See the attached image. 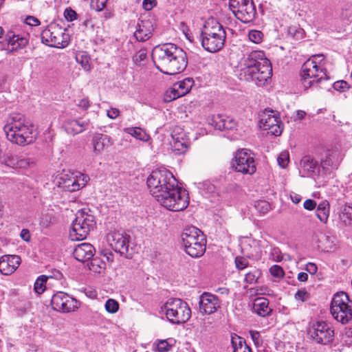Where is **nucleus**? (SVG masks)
Listing matches in <instances>:
<instances>
[{"label": "nucleus", "instance_id": "1", "mask_svg": "<svg viewBox=\"0 0 352 352\" xmlns=\"http://www.w3.org/2000/svg\"><path fill=\"white\" fill-rule=\"evenodd\" d=\"M152 55L157 69L166 75L182 72L188 64L186 52L173 43L155 47Z\"/></svg>", "mask_w": 352, "mask_h": 352}, {"label": "nucleus", "instance_id": "2", "mask_svg": "<svg viewBox=\"0 0 352 352\" xmlns=\"http://www.w3.org/2000/svg\"><path fill=\"white\" fill-rule=\"evenodd\" d=\"M3 130L8 140L21 146L34 142L38 135L34 126L20 113L11 115Z\"/></svg>", "mask_w": 352, "mask_h": 352}, {"label": "nucleus", "instance_id": "3", "mask_svg": "<svg viewBox=\"0 0 352 352\" xmlns=\"http://www.w3.org/2000/svg\"><path fill=\"white\" fill-rule=\"evenodd\" d=\"M226 38L222 25L216 19L211 18L205 22L200 36L205 50L211 53L219 52L224 46Z\"/></svg>", "mask_w": 352, "mask_h": 352}, {"label": "nucleus", "instance_id": "4", "mask_svg": "<svg viewBox=\"0 0 352 352\" xmlns=\"http://www.w3.org/2000/svg\"><path fill=\"white\" fill-rule=\"evenodd\" d=\"M174 186L168 187L154 197L162 206L169 210L174 212L184 210L189 204L188 193L178 186L177 181Z\"/></svg>", "mask_w": 352, "mask_h": 352}, {"label": "nucleus", "instance_id": "5", "mask_svg": "<svg viewBox=\"0 0 352 352\" xmlns=\"http://www.w3.org/2000/svg\"><path fill=\"white\" fill-rule=\"evenodd\" d=\"M324 58L322 54H315L302 65L300 76L302 85L305 90L314 84L320 83L322 80L329 78L326 69L320 66Z\"/></svg>", "mask_w": 352, "mask_h": 352}, {"label": "nucleus", "instance_id": "6", "mask_svg": "<svg viewBox=\"0 0 352 352\" xmlns=\"http://www.w3.org/2000/svg\"><path fill=\"white\" fill-rule=\"evenodd\" d=\"M184 251L193 258L201 256L206 248V239L204 234L196 227L184 229L181 234Z\"/></svg>", "mask_w": 352, "mask_h": 352}, {"label": "nucleus", "instance_id": "7", "mask_svg": "<svg viewBox=\"0 0 352 352\" xmlns=\"http://www.w3.org/2000/svg\"><path fill=\"white\" fill-rule=\"evenodd\" d=\"M96 224L95 217L89 212L81 210L77 212L69 230V237L72 241L85 239L94 230Z\"/></svg>", "mask_w": 352, "mask_h": 352}, {"label": "nucleus", "instance_id": "8", "mask_svg": "<svg viewBox=\"0 0 352 352\" xmlns=\"http://www.w3.org/2000/svg\"><path fill=\"white\" fill-rule=\"evenodd\" d=\"M177 179L173 173L166 168H160L151 172L146 180L151 194L154 197L162 193L168 187H173Z\"/></svg>", "mask_w": 352, "mask_h": 352}, {"label": "nucleus", "instance_id": "9", "mask_svg": "<svg viewBox=\"0 0 352 352\" xmlns=\"http://www.w3.org/2000/svg\"><path fill=\"white\" fill-rule=\"evenodd\" d=\"M330 311L338 322L346 324L352 320V301L346 293L338 292L332 299Z\"/></svg>", "mask_w": 352, "mask_h": 352}, {"label": "nucleus", "instance_id": "10", "mask_svg": "<svg viewBox=\"0 0 352 352\" xmlns=\"http://www.w3.org/2000/svg\"><path fill=\"white\" fill-rule=\"evenodd\" d=\"M167 319L173 324L186 322L191 316L188 304L180 298L169 299L162 307Z\"/></svg>", "mask_w": 352, "mask_h": 352}, {"label": "nucleus", "instance_id": "11", "mask_svg": "<svg viewBox=\"0 0 352 352\" xmlns=\"http://www.w3.org/2000/svg\"><path fill=\"white\" fill-rule=\"evenodd\" d=\"M41 37L43 43L52 47L63 48L69 44V34L56 23L49 24L42 31Z\"/></svg>", "mask_w": 352, "mask_h": 352}, {"label": "nucleus", "instance_id": "12", "mask_svg": "<svg viewBox=\"0 0 352 352\" xmlns=\"http://www.w3.org/2000/svg\"><path fill=\"white\" fill-rule=\"evenodd\" d=\"M262 60H265V53L263 51H253L250 52L241 63V68L237 74L239 78L241 80L252 82L257 68V65Z\"/></svg>", "mask_w": 352, "mask_h": 352}, {"label": "nucleus", "instance_id": "13", "mask_svg": "<svg viewBox=\"0 0 352 352\" xmlns=\"http://www.w3.org/2000/svg\"><path fill=\"white\" fill-rule=\"evenodd\" d=\"M232 166L236 172L252 175L256 170L253 153L248 149H242L236 153Z\"/></svg>", "mask_w": 352, "mask_h": 352}, {"label": "nucleus", "instance_id": "14", "mask_svg": "<svg viewBox=\"0 0 352 352\" xmlns=\"http://www.w3.org/2000/svg\"><path fill=\"white\" fill-rule=\"evenodd\" d=\"M88 175L76 172L62 175L58 181V186L65 191L75 192L85 186L89 181Z\"/></svg>", "mask_w": 352, "mask_h": 352}, {"label": "nucleus", "instance_id": "15", "mask_svg": "<svg viewBox=\"0 0 352 352\" xmlns=\"http://www.w3.org/2000/svg\"><path fill=\"white\" fill-rule=\"evenodd\" d=\"M51 305L54 310L63 313L74 311L78 308V302L63 292L52 296Z\"/></svg>", "mask_w": 352, "mask_h": 352}, {"label": "nucleus", "instance_id": "16", "mask_svg": "<svg viewBox=\"0 0 352 352\" xmlns=\"http://www.w3.org/2000/svg\"><path fill=\"white\" fill-rule=\"evenodd\" d=\"M259 126L275 136L280 135L282 133L279 117L272 110L266 109L260 115Z\"/></svg>", "mask_w": 352, "mask_h": 352}, {"label": "nucleus", "instance_id": "17", "mask_svg": "<svg viewBox=\"0 0 352 352\" xmlns=\"http://www.w3.org/2000/svg\"><path fill=\"white\" fill-rule=\"evenodd\" d=\"M107 238L109 245L115 252L127 258L130 238L129 234L122 231H113Z\"/></svg>", "mask_w": 352, "mask_h": 352}, {"label": "nucleus", "instance_id": "18", "mask_svg": "<svg viewBox=\"0 0 352 352\" xmlns=\"http://www.w3.org/2000/svg\"><path fill=\"white\" fill-rule=\"evenodd\" d=\"M238 9L234 11L235 16L244 23L252 21L256 16V8L252 0H236Z\"/></svg>", "mask_w": 352, "mask_h": 352}, {"label": "nucleus", "instance_id": "19", "mask_svg": "<svg viewBox=\"0 0 352 352\" xmlns=\"http://www.w3.org/2000/svg\"><path fill=\"white\" fill-rule=\"evenodd\" d=\"M272 74V69L270 61L265 56V60L258 62L252 82L258 87L264 86L271 78Z\"/></svg>", "mask_w": 352, "mask_h": 352}, {"label": "nucleus", "instance_id": "20", "mask_svg": "<svg viewBox=\"0 0 352 352\" xmlns=\"http://www.w3.org/2000/svg\"><path fill=\"white\" fill-rule=\"evenodd\" d=\"M194 85V80L191 78H186L179 81L170 88L166 92V98L169 101L175 100L187 94Z\"/></svg>", "mask_w": 352, "mask_h": 352}, {"label": "nucleus", "instance_id": "21", "mask_svg": "<svg viewBox=\"0 0 352 352\" xmlns=\"http://www.w3.org/2000/svg\"><path fill=\"white\" fill-rule=\"evenodd\" d=\"M199 310L206 314H211L220 307L219 298L209 292H204L199 297Z\"/></svg>", "mask_w": 352, "mask_h": 352}, {"label": "nucleus", "instance_id": "22", "mask_svg": "<svg viewBox=\"0 0 352 352\" xmlns=\"http://www.w3.org/2000/svg\"><path fill=\"white\" fill-rule=\"evenodd\" d=\"M171 138L170 143L175 154L181 155L186 153L189 146V140L185 133L179 129H175L172 132Z\"/></svg>", "mask_w": 352, "mask_h": 352}, {"label": "nucleus", "instance_id": "23", "mask_svg": "<svg viewBox=\"0 0 352 352\" xmlns=\"http://www.w3.org/2000/svg\"><path fill=\"white\" fill-rule=\"evenodd\" d=\"M21 258L17 255L6 254L0 257V272L8 276L13 274L21 264Z\"/></svg>", "mask_w": 352, "mask_h": 352}, {"label": "nucleus", "instance_id": "24", "mask_svg": "<svg viewBox=\"0 0 352 352\" xmlns=\"http://www.w3.org/2000/svg\"><path fill=\"white\" fill-rule=\"evenodd\" d=\"M89 125V120L84 118L67 119L64 122L63 128L68 134L76 135L86 131Z\"/></svg>", "mask_w": 352, "mask_h": 352}, {"label": "nucleus", "instance_id": "25", "mask_svg": "<svg viewBox=\"0 0 352 352\" xmlns=\"http://www.w3.org/2000/svg\"><path fill=\"white\" fill-rule=\"evenodd\" d=\"M95 252V248L91 243H82L75 247L73 254L77 261L85 263L93 258Z\"/></svg>", "mask_w": 352, "mask_h": 352}, {"label": "nucleus", "instance_id": "26", "mask_svg": "<svg viewBox=\"0 0 352 352\" xmlns=\"http://www.w3.org/2000/svg\"><path fill=\"white\" fill-rule=\"evenodd\" d=\"M342 160V155L338 151H329L325 157L321 160V166L327 171H331L338 168Z\"/></svg>", "mask_w": 352, "mask_h": 352}, {"label": "nucleus", "instance_id": "27", "mask_svg": "<svg viewBox=\"0 0 352 352\" xmlns=\"http://www.w3.org/2000/svg\"><path fill=\"white\" fill-rule=\"evenodd\" d=\"M138 28L134 32V36L138 41H145L152 35L153 26L150 20H142L138 25Z\"/></svg>", "mask_w": 352, "mask_h": 352}, {"label": "nucleus", "instance_id": "28", "mask_svg": "<svg viewBox=\"0 0 352 352\" xmlns=\"http://www.w3.org/2000/svg\"><path fill=\"white\" fill-rule=\"evenodd\" d=\"M92 144L94 153L99 155L108 149L112 145V142L109 136L100 133L94 137Z\"/></svg>", "mask_w": 352, "mask_h": 352}, {"label": "nucleus", "instance_id": "29", "mask_svg": "<svg viewBox=\"0 0 352 352\" xmlns=\"http://www.w3.org/2000/svg\"><path fill=\"white\" fill-rule=\"evenodd\" d=\"M212 122L214 128L219 131H231L236 127V122L233 119L219 115L214 118Z\"/></svg>", "mask_w": 352, "mask_h": 352}, {"label": "nucleus", "instance_id": "30", "mask_svg": "<svg viewBox=\"0 0 352 352\" xmlns=\"http://www.w3.org/2000/svg\"><path fill=\"white\" fill-rule=\"evenodd\" d=\"M254 311L260 316L264 317L270 314L272 309L269 307V300L264 298H256L253 304Z\"/></svg>", "mask_w": 352, "mask_h": 352}, {"label": "nucleus", "instance_id": "31", "mask_svg": "<svg viewBox=\"0 0 352 352\" xmlns=\"http://www.w3.org/2000/svg\"><path fill=\"white\" fill-rule=\"evenodd\" d=\"M307 334L316 342L322 344L331 342L334 337V331H307Z\"/></svg>", "mask_w": 352, "mask_h": 352}, {"label": "nucleus", "instance_id": "32", "mask_svg": "<svg viewBox=\"0 0 352 352\" xmlns=\"http://www.w3.org/2000/svg\"><path fill=\"white\" fill-rule=\"evenodd\" d=\"M6 37L8 44L12 46V50L23 48L28 44V39L19 34L8 33Z\"/></svg>", "mask_w": 352, "mask_h": 352}, {"label": "nucleus", "instance_id": "33", "mask_svg": "<svg viewBox=\"0 0 352 352\" xmlns=\"http://www.w3.org/2000/svg\"><path fill=\"white\" fill-rule=\"evenodd\" d=\"M316 214L318 219L326 223L329 214V204L327 201H322L317 206Z\"/></svg>", "mask_w": 352, "mask_h": 352}, {"label": "nucleus", "instance_id": "34", "mask_svg": "<svg viewBox=\"0 0 352 352\" xmlns=\"http://www.w3.org/2000/svg\"><path fill=\"white\" fill-rule=\"evenodd\" d=\"M124 131L126 133L143 142H146L149 139V135L144 129L140 127H127L124 129Z\"/></svg>", "mask_w": 352, "mask_h": 352}, {"label": "nucleus", "instance_id": "35", "mask_svg": "<svg viewBox=\"0 0 352 352\" xmlns=\"http://www.w3.org/2000/svg\"><path fill=\"white\" fill-rule=\"evenodd\" d=\"M300 164L304 170L308 173H314L318 163L311 156H305L301 160Z\"/></svg>", "mask_w": 352, "mask_h": 352}, {"label": "nucleus", "instance_id": "36", "mask_svg": "<svg viewBox=\"0 0 352 352\" xmlns=\"http://www.w3.org/2000/svg\"><path fill=\"white\" fill-rule=\"evenodd\" d=\"M19 155L12 151H8L3 156V162L8 166L15 168Z\"/></svg>", "mask_w": 352, "mask_h": 352}, {"label": "nucleus", "instance_id": "37", "mask_svg": "<svg viewBox=\"0 0 352 352\" xmlns=\"http://www.w3.org/2000/svg\"><path fill=\"white\" fill-rule=\"evenodd\" d=\"M261 276V272L256 268H253L245 274L244 281L248 284H256Z\"/></svg>", "mask_w": 352, "mask_h": 352}, {"label": "nucleus", "instance_id": "38", "mask_svg": "<svg viewBox=\"0 0 352 352\" xmlns=\"http://www.w3.org/2000/svg\"><path fill=\"white\" fill-rule=\"evenodd\" d=\"M49 276L41 275L37 278L34 283V291L37 294H42L45 289V283Z\"/></svg>", "mask_w": 352, "mask_h": 352}, {"label": "nucleus", "instance_id": "39", "mask_svg": "<svg viewBox=\"0 0 352 352\" xmlns=\"http://www.w3.org/2000/svg\"><path fill=\"white\" fill-rule=\"evenodd\" d=\"M76 60L85 71L89 72L91 70L90 58L87 54H78L76 56Z\"/></svg>", "mask_w": 352, "mask_h": 352}, {"label": "nucleus", "instance_id": "40", "mask_svg": "<svg viewBox=\"0 0 352 352\" xmlns=\"http://www.w3.org/2000/svg\"><path fill=\"white\" fill-rule=\"evenodd\" d=\"M104 307L107 312L115 314L118 311L119 304L116 300L109 298L106 301Z\"/></svg>", "mask_w": 352, "mask_h": 352}, {"label": "nucleus", "instance_id": "41", "mask_svg": "<svg viewBox=\"0 0 352 352\" xmlns=\"http://www.w3.org/2000/svg\"><path fill=\"white\" fill-rule=\"evenodd\" d=\"M249 39L254 43H260L263 41V33L256 30H252L248 34Z\"/></svg>", "mask_w": 352, "mask_h": 352}, {"label": "nucleus", "instance_id": "42", "mask_svg": "<svg viewBox=\"0 0 352 352\" xmlns=\"http://www.w3.org/2000/svg\"><path fill=\"white\" fill-rule=\"evenodd\" d=\"M231 342L233 350L236 347H243V345H247L245 339L235 333L231 335Z\"/></svg>", "mask_w": 352, "mask_h": 352}, {"label": "nucleus", "instance_id": "43", "mask_svg": "<svg viewBox=\"0 0 352 352\" xmlns=\"http://www.w3.org/2000/svg\"><path fill=\"white\" fill-rule=\"evenodd\" d=\"M289 161V153L287 151L280 153L277 158V162L280 167L285 168L287 166Z\"/></svg>", "mask_w": 352, "mask_h": 352}, {"label": "nucleus", "instance_id": "44", "mask_svg": "<svg viewBox=\"0 0 352 352\" xmlns=\"http://www.w3.org/2000/svg\"><path fill=\"white\" fill-rule=\"evenodd\" d=\"M248 265L249 261L246 258L242 256H236L235 258V265L238 270H244L248 266Z\"/></svg>", "mask_w": 352, "mask_h": 352}, {"label": "nucleus", "instance_id": "45", "mask_svg": "<svg viewBox=\"0 0 352 352\" xmlns=\"http://www.w3.org/2000/svg\"><path fill=\"white\" fill-rule=\"evenodd\" d=\"M31 164H33V161H32L31 159L19 155L16 168H26L30 166Z\"/></svg>", "mask_w": 352, "mask_h": 352}, {"label": "nucleus", "instance_id": "46", "mask_svg": "<svg viewBox=\"0 0 352 352\" xmlns=\"http://www.w3.org/2000/svg\"><path fill=\"white\" fill-rule=\"evenodd\" d=\"M107 0H91V7L96 11H101L104 9L106 6Z\"/></svg>", "mask_w": 352, "mask_h": 352}, {"label": "nucleus", "instance_id": "47", "mask_svg": "<svg viewBox=\"0 0 352 352\" xmlns=\"http://www.w3.org/2000/svg\"><path fill=\"white\" fill-rule=\"evenodd\" d=\"M294 298L296 300H300L304 302L310 298V294L305 289H298L294 295Z\"/></svg>", "mask_w": 352, "mask_h": 352}, {"label": "nucleus", "instance_id": "48", "mask_svg": "<svg viewBox=\"0 0 352 352\" xmlns=\"http://www.w3.org/2000/svg\"><path fill=\"white\" fill-rule=\"evenodd\" d=\"M270 272L274 277L280 278L284 276V271L283 268L278 265H272L270 269Z\"/></svg>", "mask_w": 352, "mask_h": 352}, {"label": "nucleus", "instance_id": "49", "mask_svg": "<svg viewBox=\"0 0 352 352\" xmlns=\"http://www.w3.org/2000/svg\"><path fill=\"white\" fill-rule=\"evenodd\" d=\"M312 330H330V327L324 321H316L312 324Z\"/></svg>", "mask_w": 352, "mask_h": 352}, {"label": "nucleus", "instance_id": "50", "mask_svg": "<svg viewBox=\"0 0 352 352\" xmlns=\"http://www.w3.org/2000/svg\"><path fill=\"white\" fill-rule=\"evenodd\" d=\"M170 346L166 340H160L156 344L155 350L158 352H167L169 351Z\"/></svg>", "mask_w": 352, "mask_h": 352}, {"label": "nucleus", "instance_id": "51", "mask_svg": "<svg viewBox=\"0 0 352 352\" xmlns=\"http://www.w3.org/2000/svg\"><path fill=\"white\" fill-rule=\"evenodd\" d=\"M333 86L335 90L340 92H343L349 89V85L344 80L335 82Z\"/></svg>", "mask_w": 352, "mask_h": 352}, {"label": "nucleus", "instance_id": "52", "mask_svg": "<svg viewBox=\"0 0 352 352\" xmlns=\"http://www.w3.org/2000/svg\"><path fill=\"white\" fill-rule=\"evenodd\" d=\"M146 58V53L144 50H140L133 56V61L136 65H140L141 63L145 60Z\"/></svg>", "mask_w": 352, "mask_h": 352}, {"label": "nucleus", "instance_id": "53", "mask_svg": "<svg viewBox=\"0 0 352 352\" xmlns=\"http://www.w3.org/2000/svg\"><path fill=\"white\" fill-rule=\"evenodd\" d=\"M64 16L68 21H73L76 19V12L70 8H67L64 11Z\"/></svg>", "mask_w": 352, "mask_h": 352}, {"label": "nucleus", "instance_id": "54", "mask_svg": "<svg viewBox=\"0 0 352 352\" xmlns=\"http://www.w3.org/2000/svg\"><path fill=\"white\" fill-rule=\"evenodd\" d=\"M255 207L258 210H259L262 213L267 212L270 208L269 203L265 201H257L256 204H255Z\"/></svg>", "mask_w": 352, "mask_h": 352}, {"label": "nucleus", "instance_id": "55", "mask_svg": "<svg viewBox=\"0 0 352 352\" xmlns=\"http://www.w3.org/2000/svg\"><path fill=\"white\" fill-rule=\"evenodd\" d=\"M341 340L347 345L352 344V331L342 332Z\"/></svg>", "mask_w": 352, "mask_h": 352}, {"label": "nucleus", "instance_id": "56", "mask_svg": "<svg viewBox=\"0 0 352 352\" xmlns=\"http://www.w3.org/2000/svg\"><path fill=\"white\" fill-rule=\"evenodd\" d=\"M252 340L254 341L255 345L258 346L262 344V340L261 338V336L259 331H249Z\"/></svg>", "mask_w": 352, "mask_h": 352}, {"label": "nucleus", "instance_id": "57", "mask_svg": "<svg viewBox=\"0 0 352 352\" xmlns=\"http://www.w3.org/2000/svg\"><path fill=\"white\" fill-rule=\"evenodd\" d=\"M77 106L82 110H87L90 106V101L88 98H82L77 103Z\"/></svg>", "mask_w": 352, "mask_h": 352}, {"label": "nucleus", "instance_id": "58", "mask_svg": "<svg viewBox=\"0 0 352 352\" xmlns=\"http://www.w3.org/2000/svg\"><path fill=\"white\" fill-rule=\"evenodd\" d=\"M316 206V202L314 199H308L305 201L303 204V207L305 209L307 210H312Z\"/></svg>", "mask_w": 352, "mask_h": 352}, {"label": "nucleus", "instance_id": "59", "mask_svg": "<svg viewBox=\"0 0 352 352\" xmlns=\"http://www.w3.org/2000/svg\"><path fill=\"white\" fill-rule=\"evenodd\" d=\"M25 23L31 26H36L40 25V21L37 18L29 16L25 19Z\"/></svg>", "mask_w": 352, "mask_h": 352}, {"label": "nucleus", "instance_id": "60", "mask_svg": "<svg viewBox=\"0 0 352 352\" xmlns=\"http://www.w3.org/2000/svg\"><path fill=\"white\" fill-rule=\"evenodd\" d=\"M305 270L309 274L314 275L317 272L318 267L315 263H309L307 264Z\"/></svg>", "mask_w": 352, "mask_h": 352}, {"label": "nucleus", "instance_id": "61", "mask_svg": "<svg viewBox=\"0 0 352 352\" xmlns=\"http://www.w3.org/2000/svg\"><path fill=\"white\" fill-rule=\"evenodd\" d=\"M120 114V111L117 108H111L107 111V116L111 119H116Z\"/></svg>", "mask_w": 352, "mask_h": 352}, {"label": "nucleus", "instance_id": "62", "mask_svg": "<svg viewBox=\"0 0 352 352\" xmlns=\"http://www.w3.org/2000/svg\"><path fill=\"white\" fill-rule=\"evenodd\" d=\"M155 0H144L143 1V6L145 10H150L153 7V2Z\"/></svg>", "mask_w": 352, "mask_h": 352}, {"label": "nucleus", "instance_id": "63", "mask_svg": "<svg viewBox=\"0 0 352 352\" xmlns=\"http://www.w3.org/2000/svg\"><path fill=\"white\" fill-rule=\"evenodd\" d=\"M272 254L273 256H276V261H280L283 258V256L280 255V252L278 248H274Z\"/></svg>", "mask_w": 352, "mask_h": 352}, {"label": "nucleus", "instance_id": "64", "mask_svg": "<svg viewBox=\"0 0 352 352\" xmlns=\"http://www.w3.org/2000/svg\"><path fill=\"white\" fill-rule=\"evenodd\" d=\"M234 352H252L251 349L248 345H243V347H236Z\"/></svg>", "mask_w": 352, "mask_h": 352}]
</instances>
